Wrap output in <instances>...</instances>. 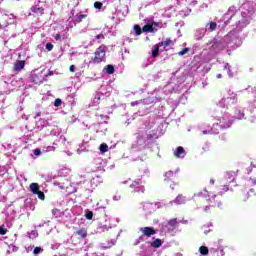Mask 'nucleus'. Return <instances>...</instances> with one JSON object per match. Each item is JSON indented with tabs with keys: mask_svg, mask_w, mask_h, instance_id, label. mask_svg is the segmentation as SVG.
<instances>
[{
	"mask_svg": "<svg viewBox=\"0 0 256 256\" xmlns=\"http://www.w3.org/2000/svg\"><path fill=\"white\" fill-rule=\"evenodd\" d=\"M95 39H103V35L98 34V35H96Z\"/></svg>",
	"mask_w": 256,
	"mask_h": 256,
	"instance_id": "nucleus-45",
	"label": "nucleus"
},
{
	"mask_svg": "<svg viewBox=\"0 0 256 256\" xmlns=\"http://www.w3.org/2000/svg\"><path fill=\"white\" fill-rule=\"evenodd\" d=\"M222 75L221 74H218L217 75V79H221Z\"/></svg>",
	"mask_w": 256,
	"mask_h": 256,
	"instance_id": "nucleus-51",
	"label": "nucleus"
},
{
	"mask_svg": "<svg viewBox=\"0 0 256 256\" xmlns=\"http://www.w3.org/2000/svg\"><path fill=\"white\" fill-rule=\"evenodd\" d=\"M205 31L204 29H198L195 32V37L196 39H203V37L205 36Z\"/></svg>",
	"mask_w": 256,
	"mask_h": 256,
	"instance_id": "nucleus-16",
	"label": "nucleus"
},
{
	"mask_svg": "<svg viewBox=\"0 0 256 256\" xmlns=\"http://www.w3.org/2000/svg\"><path fill=\"white\" fill-rule=\"evenodd\" d=\"M140 142V145L143 143V139L138 140Z\"/></svg>",
	"mask_w": 256,
	"mask_h": 256,
	"instance_id": "nucleus-54",
	"label": "nucleus"
},
{
	"mask_svg": "<svg viewBox=\"0 0 256 256\" xmlns=\"http://www.w3.org/2000/svg\"><path fill=\"white\" fill-rule=\"evenodd\" d=\"M159 44L155 45L152 49V57H158L159 56Z\"/></svg>",
	"mask_w": 256,
	"mask_h": 256,
	"instance_id": "nucleus-20",
	"label": "nucleus"
},
{
	"mask_svg": "<svg viewBox=\"0 0 256 256\" xmlns=\"http://www.w3.org/2000/svg\"><path fill=\"white\" fill-rule=\"evenodd\" d=\"M142 31H144V33H153L154 28L153 25L150 24H146L143 26Z\"/></svg>",
	"mask_w": 256,
	"mask_h": 256,
	"instance_id": "nucleus-18",
	"label": "nucleus"
},
{
	"mask_svg": "<svg viewBox=\"0 0 256 256\" xmlns=\"http://www.w3.org/2000/svg\"><path fill=\"white\" fill-rule=\"evenodd\" d=\"M247 25H249V22L247 21V19H242L236 22V27H238V29H243L247 27Z\"/></svg>",
	"mask_w": 256,
	"mask_h": 256,
	"instance_id": "nucleus-13",
	"label": "nucleus"
},
{
	"mask_svg": "<svg viewBox=\"0 0 256 256\" xmlns=\"http://www.w3.org/2000/svg\"><path fill=\"white\" fill-rule=\"evenodd\" d=\"M25 67L24 61H17L14 65V71H21Z\"/></svg>",
	"mask_w": 256,
	"mask_h": 256,
	"instance_id": "nucleus-14",
	"label": "nucleus"
},
{
	"mask_svg": "<svg viewBox=\"0 0 256 256\" xmlns=\"http://www.w3.org/2000/svg\"><path fill=\"white\" fill-rule=\"evenodd\" d=\"M221 255H225V251L224 250H221Z\"/></svg>",
	"mask_w": 256,
	"mask_h": 256,
	"instance_id": "nucleus-53",
	"label": "nucleus"
},
{
	"mask_svg": "<svg viewBox=\"0 0 256 256\" xmlns=\"http://www.w3.org/2000/svg\"><path fill=\"white\" fill-rule=\"evenodd\" d=\"M164 181L166 182V185L171 187L172 190L175 189V174L173 173V171L170 170L165 173Z\"/></svg>",
	"mask_w": 256,
	"mask_h": 256,
	"instance_id": "nucleus-6",
	"label": "nucleus"
},
{
	"mask_svg": "<svg viewBox=\"0 0 256 256\" xmlns=\"http://www.w3.org/2000/svg\"><path fill=\"white\" fill-rule=\"evenodd\" d=\"M85 17H87V15L85 14H78L75 16V23H81L83 21V19H85Z\"/></svg>",
	"mask_w": 256,
	"mask_h": 256,
	"instance_id": "nucleus-22",
	"label": "nucleus"
},
{
	"mask_svg": "<svg viewBox=\"0 0 256 256\" xmlns=\"http://www.w3.org/2000/svg\"><path fill=\"white\" fill-rule=\"evenodd\" d=\"M185 201L186 199L183 195H178L174 200V203H177V205H185Z\"/></svg>",
	"mask_w": 256,
	"mask_h": 256,
	"instance_id": "nucleus-15",
	"label": "nucleus"
},
{
	"mask_svg": "<svg viewBox=\"0 0 256 256\" xmlns=\"http://www.w3.org/2000/svg\"><path fill=\"white\" fill-rule=\"evenodd\" d=\"M70 71H71V73H75V65L70 66Z\"/></svg>",
	"mask_w": 256,
	"mask_h": 256,
	"instance_id": "nucleus-43",
	"label": "nucleus"
},
{
	"mask_svg": "<svg viewBox=\"0 0 256 256\" xmlns=\"http://www.w3.org/2000/svg\"><path fill=\"white\" fill-rule=\"evenodd\" d=\"M210 185H215V181L213 179H210Z\"/></svg>",
	"mask_w": 256,
	"mask_h": 256,
	"instance_id": "nucleus-46",
	"label": "nucleus"
},
{
	"mask_svg": "<svg viewBox=\"0 0 256 256\" xmlns=\"http://www.w3.org/2000/svg\"><path fill=\"white\" fill-rule=\"evenodd\" d=\"M205 212H206V213H209V206H206V207H205Z\"/></svg>",
	"mask_w": 256,
	"mask_h": 256,
	"instance_id": "nucleus-47",
	"label": "nucleus"
},
{
	"mask_svg": "<svg viewBox=\"0 0 256 256\" xmlns=\"http://www.w3.org/2000/svg\"><path fill=\"white\" fill-rule=\"evenodd\" d=\"M36 117H41V112H38V113L36 114Z\"/></svg>",
	"mask_w": 256,
	"mask_h": 256,
	"instance_id": "nucleus-50",
	"label": "nucleus"
},
{
	"mask_svg": "<svg viewBox=\"0 0 256 256\" xmlns=\"http://www.w3.org/2000/svg\"><path fill=\"white\" fill-rule=\"evenodd\" d=\"M189 48H184L182 51L178 52L179 57H183V55H187L189 53Z\"/></svg>",
	"mask_w": 256,
	"mask_h": 256,
	"instance_id": "nucleus-33",
	"label": "nucleus"
},
{
	"mask_svg": "<svg viewBox=\"0 0 256 256\" xmlns=\"http://www.w3.org/2000/svg\"><path fill=\"white\" fill-rule=\"evenodd\" d=\"M105 51H107V47L100 46L96 52L94 57V63H101V61L105 60Z\"/></svg>",
	"mask_w": 256,
	"mask_h": 256,
	"instance_id": "nucleus-5",
	"label": "nucleus"
},
{
	"mask_svg": "<svg viewBox=\"0 0 256 256\" xmlns=\"http://www.w3.org/2000/svg\"><path fill=\"white\" fill-rule=\"evenodd\" d=\"M194 197H199L200 199H205V201L210 202V207H221V200H216L217 195H210L207 189H203L200 192L194 194Z\"/></svg>",
	"mask_w": 256,
	"mask_h": 256,
	"instance_id": "nucleus-1",
	"label": "nucleus"
},
{
	"mask_svg": "<svg viewBox=\"0 0 256 256\" xmlns=\"http://www.w3.org/2000/svg\"><path fill=\"white\" fill-rule=\"evenodd\" d=\"M63 101H61V99L57 98L54 102V106L55 107H61Z\"/></svg>",
	"mask_w": 256,
	"mask_h": 256,
	"instance_id": "nucleus-36",
	"label": "nucleus"
},
{
	"mask_svg": "<svg viewBox=\"0 0 256 256\" xmlns=\"http://www.w3.org/2000/svg\"><path fill=\"white\" fill-rule=\"evenodd\" d=\"M229 96L227 98H223L220 102H219V107L222 108H227L229 109V106L232 104L234 105V103H237V94H235L234 92H229Z\"/></svg>",
	"mask_w": 256,
	"mask_h": 256,
	"instance_id": "nucleus-4",
	"label": "nucleus"
},
{
	"mask_svg": "<svg viewBox=\"0 0 256 256\" xmlns=\"http://www.w3.org/2000/svg\"><path fill=\"white\" fill-rule=\"evenodd\" d=\"M113 245H115L114 241H110L108 242V244L106 245L105 243H103V249H111V247H113Z\"/></svg>",
	"mask_w": 256,
	"mask_h": 256,
	"instance_id": "nucleus-31",
	"label": "nucleus"
},
{
	"mask_svg": "<svg viewBox=\"0 0 256 256\" xmlns=\"http://www.w3.org/2000/svg\"><path fill=\"white\" fill-rule=\"evenodd\" d=\"M199 253L202 255H209V248H207V246H200Z\"/></svg>",
	"mask_w": 256,
	"mask_h": 256,
	"instance_id": "nucleus-21",
	"label": "nucleus"
},
{
	"mask_svg": "<svg viewBox=\"0 0 256 256\" xmlns=\"http://www.w3.org/2000/svg\"><path fill=\"white\" fill-rule=\"evenodd\" d=\"M224 69L228 72L229 77H233V73L231 72V66L229 64H226Z\"/></svg>",
	"mask_w": 256,
	"mask_h": 256,
	"instance_id": "nucleus-34",
	"label": "nucleus"
},
{
	"mask_svg": "<svg viewBox=\"0 0 256 256\" xmlns=\"http://www.w3.org/2000/svg\"><path fill=\"white\" fill-rule=\"evenodd\" d=\"M94 7H95V9H101V7H103V3H101V2H95V3H94Z\"/></svg>",
	"mask_w": 256,
	"mask_h": 256,
	"instance_id": "nucleus-38",
	"label": "nucleus"
},
{
	"mask_svg": "<svg viewBox=\"0 0 256 256\" xmlns=\"http://www.w3.org/2000/svg\"><path fill=\"white\" fill-rule=\"evenodd\" d=\"M172 41L171 39H167L166 41H162L158 43L159 47H169L171 45Z\"/></svg>",
	"mask_w": 256,
	"mask_h": 256,
	"instance_id": "nucleus-25",
	"label": "nucleus"
},
{
	"mask_svg": "<svg viewBox=\"0 0 256 256\" xmlns=\"http://www.w3.org/2000/svg\"><path fill=\"white\" fill-rule=\"evenodd\" d=\"M225 179H227L229 183H233V181L237 179V173L235 171H227L225 174Z\"/></svg>",
	"mask_w": 256,
	"mask_h": 256,
	"instance_id": "nucleus-11",
	"label": "nucleus"
},
{
	"mask_svg": "<svg viewBox=\"0 0 256 256\" xmlns=\"http://www.w3.org/2000/svg\"><path fill=\"white\" fill-rule=\"evenodd\" d=\"M134 31H135L136 35H141V33H142L141 26H139L137 24L134 25Z\"/></svg>",
	"mask_w": 256,
	"mask_h": 256,
	"instance_id": "nucleus-32",
	"label": "nucleus"
},
{
	"mask_svg": "<svg viewBox=\"0 0 256 256\" xmlns=\"http://www.w3.org/2000/svg\"><path fill=\"white\" fill-rule=\"evenodd\" d=\"M76 235L81 237V239H85L87 237V230L85 228H81L76 232Z\"/></svg>",
	"mask_w": 256,
	"mask_h": 256,
	"instance_id": "nucleus-17",
	"label": "nucleus"
},
{
	"mask_svg": "<svg viewBox=\"0 0 256 256\" xmlns=\"http://www.w3.org/2000/svg\"><path fill=\"white\" fill-rule=\"evenodd\" d=\"M217 29V23L216 22H211L210 24L206 25V31H215Z\"/></svg>",
	"mask_w": 256,
	"mask_h": 256,
	"instance_id": "nucleus-19",
	"label": "nucleus"
},
{
	"mask_svg": "<svg viewBox=\"0 0 256 256\" xmlns=\"http://www.w3.org/2000/svg\"><path fill=\"white\" fill-rule=\"evenodd\" d=\"M39 3H41V1H38V4L33 6L31 8V11H32V13H35L36 15H43L45 9L43 8V6H40Z\"/></svg>",
	"mask_w": 256,
	"mask_h": 256,
	"instance_id": "nucleus-10",
	"label": "nucleus"
},
{
	"mask_svg": "<svg viewBox=\"0 0 256 256\" xmlns=\"http://www.w3.org/2000/svg\"><path fill=\"white\" fill-rule=\"evenodd\" d=\"M153 242H151V247H153L154 249H159V247H161V245H163V241L159 238H153Z\"/></svg>",
	"mask_w": 256,
	"mask_h": 256,
	"instance_id": "nucleus-12",
	"label": "nucleus"
},
{
	"mask_svg": "<svg viewBox=\"0 0 256 256\" xmlns=\"http://www.w3.org/2000/svg\"><path fill=\"white\" fill-rule=\"evenodd\" d=\"M33 153H34L35 157H41V155H43V152L41 151V148L34 149Z\"/></svg>",
	"mask_w": 256,
	"mask_h": 256,
	"instance_id": "nucleus-30",
	"label": "nucleus"
},
{
	"mask_svg": "<svg viewBox=\"0 0 256 256\" xmlns=\"http://www.w3.org/2000/svg\"><path fill=\"white\" fill-rule=\"evenodd\" d=\"M105 167H107V162H100L99 164H98V167H97V169H98V171H105Z\"/></svg>",
	"mask_w": 256,
	"mask_h": 256,
	"instance_id": "nucleus-28",
	"label": "nucleus"
},
{
	"mask_svg": "<svg viewBox=\"0 0 256 256\" xmlns=\"http://www.w3.org/2000/svg\"><path fill=\"white\" fill-rule=\"evenodd\" d=\"M106 73H108V75H113L115 73V67L113 65H107Z\"/></svg>",
	"mask_w": 256,
	"mask_h": 256,
	"instance_id": "nucleus-23",
	"label": "nucleus"
},
{
	"mask_svg": "<svg viewBox=\"0 0 256 256\" xmlns=\"http://www.w3.org/2000/svg\"><path fill=\"white\" fill-rule=\"evenodd\" d=\"M210 51H214L215 53H218V51H221L225 49L227 46V43H225V39L220 38H214L212 41L208 43Z\"/></svg>",
	"mask_w": 256,
	"mask_h": 256,
	"instance_id": "nucleus-2",
	"label": "nucleus"
},
{
	"mask_svg": "<svg viewBox=\"0 0 256 256\" xmlns=\"http://www.w3.org/2000/svg\"><path fill=\"white\" fill-rule=\"evenodd\" d=\"M0 235H7V228H5V224L0 226Z\"/></svg>",
	"mask_w": 256,
	"mask_h": 256,
	"instance_id": "nucleus-35",
	"label": "nucleus"
},
{
	"mask_svg": "<svg viewBox=\"0 0 256 256\" xmlns=\"http://www.w3.org/2000/svg\"><path fill=\"white\" fill-rule=\"evenodd\" d=\"M135 105H139V101L131 102V106H132V107H135Z\"/></svg>",
	"mask_w": 256,
	"mask_h": 256,
	"instance_id": "nucleus-44",
	"label": "nucleus"
},
{
	"mask_svg": "<svg viewBox=\"0 0 256 256\" xmlns=\"http://www.w3.org/2000/svg\"><path fill=\"white\" fill-rule=\"evenodd\" d=\"M174 155L175 157H177L178 159H184L185 156L187 155V152H185V148H183L182 146H179L176 148V150L174 151Z\"/></svg>",
	"mask_w": 256,
	"mask_h": 256,
	"instance_id": "nucleus-9",
	"label": "nucleus"
},
{
	"mask_svg": "<svg viewBox=\"0 0 256 256\" xmlns=\"http://www.w3.org/2000/svg\"><path fill=\"white\" fill-rule=\"evenodd\" d=\"M34 82H36V83H43V80H39V81L34 80Z\"/></svg>",
	"mask_w": 256,
	"mask_h": 256,
	"instance_id": "nucleus-48",
	"label": "nucleus"
},
{
	"mask_svg": "<svg viewBox=\"0 0 256 256\" xmlns=\"http://www.w3.org/2000/svg\"><path fill=\"white\" fill-rule=\"evenodd\" d=\"M101 153H107L109 151V146L105 143H102L99 147Z\"/></svg>",
	"mask_w": 256,
	"mask_h": 256,
	"instance_id": "nucleus-26",
	"label": "nucleus"
},
{
	"mask_svg": "<svg viewBox=\"0 0 256 256\" xmlns=\"http://www.w3.org/2000/svg\"><path fill=\"white\" fill-rule=\"evenodd\" d=\"M202 133L203 135H207V130H204Z\"/></svg>",
	"mask_w": 256,
	"mask_h": 256,
	"instance_id": "nucleus-52",
	"label": "nucleus"
},
{
	"mask_svg": "<svg viewBox=\"0 0 256 256\" xmlns=\"http://www.w3.org/2000/svg\"><path fill=\"white\" fill-rule=\"evenodd\" d=\"M130 193H145V186L141 179L134 180L128 187Z\"/></svg>",
	"mask_w": 256,
	"mask_h": 256,
	"instance_id": "nucleus-3",
	"label": "nucleus"
},
{
	"mask_svg": "<svg viewBox=\"0 0 256 256\" xmlns=\"http://www.w3.org/2000/svg\"><path fill=\"white\" fill-rule=\"evenodd\" d=\"M140 231L144 237H151L153 235H157V230L149 226L140 228Z\"/></svg>",
	"mask_w": 256,
	"mask_h": 256,
	"instance_id": "nucleus-8",
	"label": "nucleus"
},
{
	"mask_svg": "<svg viewBox=\"0 0 256 256\" xmlns=\"http://www.w3.org/2000/svg\"><path fill=\"white\" fill-rule=\"evenodd\" d=\"M41 251H43L42 249H41V247H35L34 248V255H39V253H41Z\"/></svg>",
	"mask_w": 256,
	"mask_h": 256,
	"instance_id": "nucleus-37",
	"label": "nucleus"
},
{
	"mask_svg": "<svg viewBox=\"0 0 256 256\" xmlns=\"http://www.w3.org/2000/svg\"><path fill=\"white\" fill-rule=\"evenodd\" d=\"M48 75H53V72H49V74Z\"/></svg>",
	"mask_w": 256,
	"mask_h": 256,
	"instance_id": "nucleus-55",
	"label": "nucleus"
},
{
	"mask_svg": "<svg viewBox=\"0 0 256 256\" xmlns=\"http://www.w3.org/2000/svg\"><path fill=\"white\" fill-rule=\"evenodd\" d=\"M46 49L47 51H53V45L51 44V42L46 44Z\"/></svg>",
	"mask_w": 256,
	"mask_h": 256,
	"instance_id": "nucleus-39",
	"label": "nucleus"
},
{
	"mask_svg": "<svg viewBox=\"0 0 256 256\" xmlns=\"http://www.w3.org/2000/svg\"><path fill=\"white\" fill-rule=\"evenodd\" d=\"M168 225L172 229H175V227H177V218H173V219L169 220Z\"/></svg>",
	"mask_w": 256,
	"mask_h": 256,
	"instance_id": "nucleus-27",
	"label": "nucleus"
},
{
	"mask_svg": "<svg viewBox=\"0 0 256 256\" xmlns=\"http://www.w3.org/2000/svg\"><path fill=\"white\" fill-rule=\"evenodd\" d=\"M224 127H231V122L227 123Z\"/></svg>",
	"mask_w": 256,
	"mask_h": 256,
	"instance_id": "nucleus-49",
	"label": "nucleus"
},
{
	"mask_svg": "<svg viewBox=\"0 0 256 256\" xmlns=\"http://www.w3.org/2000/svg\"><path fill=\"white\" fill-rule=\"evenodd\" d=\"M227 191H229V186L223 185L221 186L220 191L218 192V195H225Z\"/></svg>",
	"mask_w": 256,
	"mask_h": 256,
	"instance_id": "nucleus-24",
	"label": "nucleus"
},
{
	"mask_svg": "<svg viewBox=\"0 0 256 256\" xmlns=\"http://www.w3.org/2000/svg\"><path fill=\"white\" fill-rule=\"evenodd\" d=\"M54 39H56V41H59V39H61V34H56L54 36Z\"/></svg>",
	"mask_w": 256,
	"mask_h": 256,
	"instance_id": "nucleus-42",
	"label": "nucleus"
},
{
	"mask_svg": "<svg viewBox=\"0 0 256 256\" xmlns=\"http://www.w3.org/2000/svg\"><path fill=\"white\" fill-rule=\"evenodd\" d=\"M85 218H86L88 221H91V219H93V211H91V210H86Z\"/></svg>",
	"mask_w": 256,
	"mask_h": 256,
	"instance_id": "nucleus-29",
	"label": "nucleus"
},
{
	"mask_svg": "<svg viewBox=\"0 0 256 256\" xmlns=\"http://www.w3.org/2000/svg\"><path fill=\"white\" fill-rule=\"evenodd\" d=\"M30 191L33 193V195H38V199H40L41 201H45V193H43V191L39 190L38 183H31Z\"/></svg>",
	"mask_w": 256,
	"mask_h": 256,
	"instance_id": "nucleus-7",
	"label": "nucleus"
},
{
	"mask_svg": "<svg viewBox=\"0 0 256 256\" xmlns=\"http://www.w3.org/2000/svg\"><path fill=\"white\" fill-rule=\"evenodd\" d=\"M249 183H250V185H256V180H255V178H250V179H249Z\"/></svg>",
	"mask_w": 256,
	"mask_h": 256,
	"instance_id": "nucleus-41",
	"label": "nucleus"
},
{
	"mask_svg": "<svg viewBox=\"0 0 256 256\" xmlns=\"http://www.w3.org/2000/svg\"><path fill=\"white\" fill-rule=\"evenodd\" d=\"M59 211H60L59 209L53 208V209H52V215H53V216L57 215V213H59Z\"/></svg>",
	"mask_w": 256,
	"mask_h": 256,
	"instance_id": "nucleus-40",
	"label": "nucleus"
}]
</instances>
